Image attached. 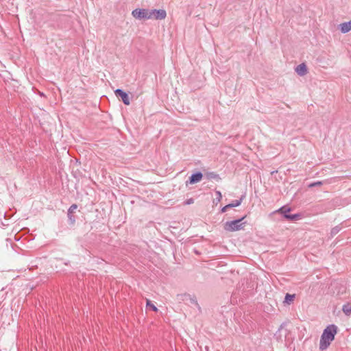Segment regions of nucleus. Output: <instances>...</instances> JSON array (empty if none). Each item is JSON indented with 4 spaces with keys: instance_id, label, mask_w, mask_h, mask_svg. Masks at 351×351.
<instances>
[{
    "instance_id": "obj_1",
    "label": "nucleus",
    "mask_w": 351,
    "mask_h": 351,
    "mask_svg": "<svg viewBox=\"0 0 351 351\" xmlns=\"http://www.w3.org/2000/svg\"><path fill=\"white\" fill-rule=\"evenodd\" d=\"M337 333V327L331 324L328 326L323 331L319 341V349L326 350L335 339V336Z\"/></svg>"
},
{
    "instance_id": "obj_2",
    "label": "nucleus",
    "mask_w": 351,
    "mask_h": 351,
    "mask_svg": "<svg viewBox=\"0 0 351 351\" xmlns=\"http://www.w3.org/2000/svg\"><path fill=\"white\" fill-rule=\"evenodd\" d=\"M245 217H243L238 220L227 221L224 224V229L228 232H234L243 229L245 223H242V221Z\"/></svg>"
},
{
    "instance_id": "obj_3",
    "label": "nucleus",
    "mask_w": 351,
    "mask_h": 351,
    "mask_svg": "<svg viewBox=\"0 0 351 351\" xmlns=\"http://www.w3.org/2000/svg\"><path fill=\"white\" fill-rule=\"evenodd\" d=\"M132 15L138 19H152V16L150 14V11L146 9H135L132 11Z\"/></svg>"
},
{
    "instance_id": "obj_4",
    "label": "nucleus",
    "mask_w": 351,
    "mask_h": 351,
    "mask_svg": "<svg viewBox=\"0 0 351 351\" xmlns=\"http://www.w3.org/2000/svg\"><path fill=\"white\" fill-rule=\"evenodd\" d=\"M150 14L152 16V19L156 20L165 19L167 16L165 10H152L150 11Z\"/></svg>"
},
{
    "instance_id": "obj_5",
    "label": "nucleus",
    "mask_w": 351,
    "mask_h": 351,
    "mask_svg": "<svg viewBox=\"0 0 351 351\" xmlns=\"http://www.w3.org/2000/svg\"><path fill=\"white\" fill-rule=\"evenodd\" d=\"M114 93L117 96H119L121 98L123 102L125 105H130V99L126 93L123 92L121 89H117Z\"/></svg>"
},
{
    "instance_id": "obj_6",
    "label": "nucleus",
    "mask_w": 351,
    "mask_h": 351,
    "mask_svg": "<svg viewBox=\"0 0 351 351\" xmlns=\"http://www.w3.org/2000/svg\"><path fill=\"white\" fill-rule=\"evenodd\" d=\"M202 177H203V175L202 173H200V172L196 173L195 174H193L190 177L189 182L191 184L197 183L202 180Z\"/></svg>"
},
{
    "instance_id": "obj_7",
    "label": "nucleus",
    "mask_w": 351,
    "mask_h": 351,
    "mask_svg": "<svg viewBox=\"0 0 351 351\" xmlns=\"http://www.w3.org/2000/svg\"><path fill=\"white\" fill-rule=\"evenodd\" d=\"M296 73L300 75H304L307 73V69L305 64L302 63L299 64L295 68Z\"/></svg>"
},
{
    "instance_id": "obj_8",
    "label": "nucleus",
    "mask_w": 351,
    "mask_h": 351,
    "mask_svg": "<svg viewBox=\"0 0 351 351\" xmlns=\"http://www.w3.org/2000/svg\"><path fill=\"white\" fill-rule=\"evenodd\" d=\"M340 29L342 33H346L351 30V21L341 23Z\"/></svg>"
},
{
    "instance_id": "obj_9",
    "label": "nucleus",
    "mask_w": 351,
    "mask_h": 351,
    "mask_svg": "<svg viewBox=\"0 0 351 351\" xmlns=\"http://www.w3.org/2000/svg\"><path fill=\"white\" fill-rule=\"evenodd\" d=\"M285 218L291 221H297L301 219V215L300 214L285 215Z\"/></svg>"
},
{
    "instance_id": "obj_10",
    "label": "nucleus",
    "mask_w": 351,
    "mask_h": 351,
    "mask_svg": "<svg viewBox=\"0 0 351 351\" xmlns=\"http://www.w3.org/2000/svg\"><path fill=\"white\" fill-rule=\"evenodd\" d=\"M295 297V294L287 293L285 295V298L284 302L287 303L288 304H290L293 302Z\"/></svg>"
},
{
    "instance_id": "obj_11",
    "label": "nucleus",
    "mask_w": 351,
    "mask_h": 351,
    "mask_svg": "<svg viewBox=\"0 0 351 351\" xmlns=\"http://www.w3.org/2000/svg\"><path fill=\"white\" fill-rule=\"evenodd\" d=\"M342 310L343 313L349 316L351 314V304L350 303H346L343 306Z\"/></svg>"
},
{
    "instance_id": "obj_12",
    "label": "nucleus",
    "mask_w": 351,
    "mask_h": 351,
    "mask_svg": "<svg viewBox=\"0 0 351 351\" xmlns=\"http://www.w3.org/2000/svg\"><path fill=\"white\" fill-rule=\"evenodd\" d=\"M291 211V208L287 206H282L276 210L277 213L285 215H288L287 213Z\"/></svg>"
},
{
    "instance_id": "obj_13",
    "label": "nucleus",
    "mask_w": 351,
    "mask_h": 351,
    "mask_svg": "<svg viewBox=\"0 0 351 351\" xmlns=\"http://www.w3.org/2000/svg\"><path fill=\"white\" fill-rule=\"evenodd\" d=\"M146 304H147V306H149L154 311H155V312L158 311L157 307L154 304H152L149 300L147 299Z\"/></svg>"
},
{
    "instance_id": "obj_14",
    "label": "nucleus",
    "mask_w": 351,
    "mask_h": 351,
    "mask_svg": "<svg viewBox=\"0 0 351 351\" xmlns=\"http://www.w3.org/2000/svg\"><path fill=\"white\" fill-rule=\"evenodd\" d=\"M241 204V201L240 200H236L235 202H234L233 204H230V207H236V206H238Z\"/></svg>"
},
{
    "instance_id": "obj_15",
    "label": "nucleus",
    "mask_w": 351,
    "mask_h": 351,
    "mask_svg": "<svg viewBox=\"0 0 351 351\" xmlns=\"http://www.w3.org/2000/svg\"><path fill=\"white\" fill-rule=\"evenodd\" d=\"M230 206H231V205H230V204H228V205L225 206L221 209V211H222L223 213L226 212V210H227V208H231V207H230Z\"/></svg>"
},
{
    "instance_id": "obj_16",
    "label": "nucleus",
    "mask_w": 351,
    "mask_h": 351,
    "mask_svg": "<svg viewBox=\"0 0 351 351\" xmlns=\"http://www.w3.org/2000/svg\"><path fill=\"white\" fill-rule=\"evenodd\" d=\"M77 208V205L75 204H73L71 207H70V210L71 212H73L74 210H75Z\"/></svg>"
},
{
    "instance_id": "obj_17",
    "label": "nucleus",
    "mask_w": 351,
    "mask_h": 351,
    "mask_svg": "<svg viewBox=\"0 0 351 351\" xmlns=\"http://www.w3.org/2000/svg\"><path fill=\"white\" fill-rule=\"evenodd\" d=\"M321 184V182H317V183H316V184H311V186H313L318 185V184Z\"/></svg>"
}]
</instances>
